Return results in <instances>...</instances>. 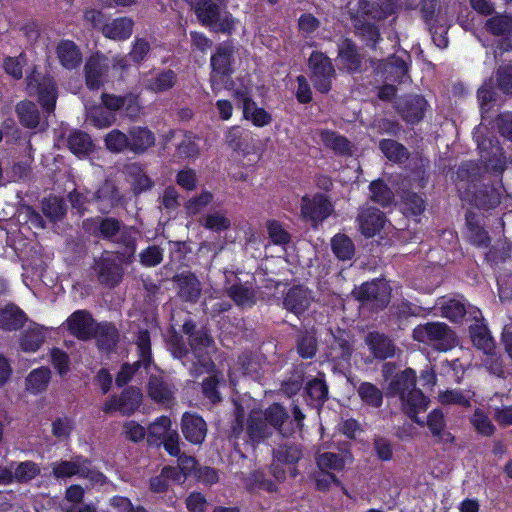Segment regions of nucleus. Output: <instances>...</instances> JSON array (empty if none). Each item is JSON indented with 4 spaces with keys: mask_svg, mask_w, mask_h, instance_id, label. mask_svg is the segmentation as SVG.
<instances>
[{
    "mask_svg": "<svg viewBox=\"0 0 512 512\" xmlns=\"http://www.w3.org/2000/svg\"><path fill=\"white\" fill-rule=\"evenodd\" d=\"M177 81V76L172 70H165L151 79L145 80L144 84L146 89L153 92H163L172 88Z\"/></svg>",
    "mask_w": 512,
    "mask_h": 512,
    "instance_id": "e433bc0d",
    "label": "nucleus"
},
{
    "mask_svg": "<svg viewBox=\"0 0 512 512\" xmlns=\"http://www.w3.org/2000/svg\"><path fill=\"white\" fill-rule=\"evenodd\" d=\"M236 421L232 428L234 436H238L244 428L253 442H258L270 435L274 430L283 436L287 433L282 425L288 418L286 410L277 403L272 404L264 412L256 409V401L248 396L236 402Z\"/></svg>",
    "mask_w": 512,
    "mask_h": 512,
    "instance_id": "f257e3e1",
    "label": "nucleus"
},
{
    "mask_svg": "<svg viewBox=\"0 0 512 512\" xmlns=\"http://www.w3.org/2000/svg\"><path fill=\"white\" fill-rule=\"evenodd\" d=\"M428 427L434 436H440L445 427L444 415L439 410H433L428 415Z\"/></svg>",
    "mask_w": 512,
    "mask_h": 512,
    "instance_id": "774afa93",
    "label": "nucleus"
},
{
    "mask_svg": "<svg viewBox=\"0 0 512 512\" xmlns=\"http://www.w3.org/2000/svg\"><path fill=\"white\" fill-rule=\"evenodd\" d=\"M202 225L212 231H224L230 228L231 221L224 211L208 213L202 220Z\"/></svg>",
    "mask_w": 512,
    "mask_h": 512,
    "instance_id": "de8ad7c7",
    "label": "nucleus"
},
{
    "mask_svg": "<svg viewBox=\"0 0 512 512\" xmlns=\"http://www.w3.org/2000/svg\"><path fill=\"white\" fill-rule=\"evenodd\" d=\"M133 21L127 17L113 19L102 27L105 37L112 40H125L132 34Z\"/></svg>",
    "mask_w": 512,
    "mask_h": 512,
    "instance_id": "a878e982",
    "label": "nucleus"
},
{
    "mask_svg": "<svg viewBox=\"0 0 512 512\" xmlns=\"http://www.w3.org/2000/svg\"><path fill=\"white\" fill-rule=\"evenodd\" d=\"M183 330L189 336L191 352L197 359V364L209 370L212 365L210 354L214 351L212 339L205 331H195L192 322H185Z\"/></svg>",
    "mask_w": 512,
    "mask_h": 512,
    "instance_id": "6e6552de",
    "label": "nucleus"
},
{
    "mask_svg": "<svg viewBox=\"0 0 512 512\" xmlns=\"http://www.w3.org/2000/svg\"><path fill=\"white\" fill-rule=\"evenodd\" d=\"M357 393L361 400L369 406L378 408L382 405L383 394L382 391L374 384L363 382L357 388Z\"/></svg>",
    "mask_w": 512,
    "mask_h": 512,
    "instance_id": "79ce46f5",
    "label": "nucleus"
},
{
    "mask_svg": "<svg viewBox=\"0 0 512 512\" xmlns=\"http://www.w3.org/2000/svg\"><path fill=\"white\" fill-rule=\"evenodd\" d=\"M487 29L494 35H502L512 29V17L497 15L486 22Z\"/></svg>",
    "mask_w": 512,
    "mask_h": 512,
    "instance_id": "bf43d9fd",
    "label": "nucleus"
},
{
    "mask_svg": "<svg viewBox=\"0 0 512 512\" xmlns=\"http://www.w3.org/2000/svg\"><path fill=\"white\" fill-rule=\"evenodd\" d=\"M213 195L210 192H202L200 195L193 197L186 203V211L190 215H196L201 212L211 201Z\"/></svg>",
    "mask_w": 512,
    "mask_h": 512,
    "instance_id": "e2e57ef3",
    "label": "nucleus"
},
{
    "mask_svg": "<svg viewBox=\"0 0 512 512\" xmlns=\"http://www.w3.org/2000/svg\"><path fill=\"white\" fill-rule=\"evenodd\" d=\"M148 394L151 399L162 404H168L173 397L170 386L157 376H151L148 383Z\"/></svg>",
    "mask_w": 512,
    "mask_h": 512,
    "instance_id": "f704fd0d",
    "label": "nucleus"
},
{
    "mask_svg": "<svg viewBox=\"0 0 512 512\" xmlns=\"http://www.w3.org/2000/svg\"><path fill=\"white\" fill-rule=\"evenodd\" d=\"M105 145L108 150L118 153L130 149V139L122 131L114 129L105 136Z\"/></svg>",
    "mask_w": 512,
    "mask_h": 512,
    "instance_id": "603ef678",
    "label": "nucleus"
},
{
    "mask_svg": "<svg viewBox=\"0 0 512 512\" xmlns=\"http://www.w3.org/2000/svg\"><path fill=\"white\" fill-rule=\"evenodd\" d=\"M308 64L315 89L321 93L329 92L335 77V69L330 59L321 52H313Z\"/></svg>",
    "mask_w": 512,
    "mask_h": 512,
    "instance_id": "1a4fd4ad",
    "label": "nucleus"
},
{
    "mask_svg": "<svg viewBox=\"0 0 512 512\" xmlns=\"http://www.w3.org/2000/svg\"><path fill=\"white\" fill-rule=\"evenodd\" d=\"M439 401L444 405L468 406L470 395L458 390H447L439 394Z\"/></svg>",
    "mask_w": 512,
    "mask_h": 512,
    "instance_id": "680f3d73",
    "label": "nucleus"
},
{
    "mask_svg": "<svg viewBox=\"0 0 512 512\" xmlns=\"http://www.w3.org/2000/svg\"><path fill=\"white\" fill-rule=\"evenodd\" d=\"M123 434L127 439L139 442L144 439L146 429L136 421L130 420L124 423Z\"/></svg>",
    "mask_w": 512,
    "mask_h": 512,
    "instance_id": "69168bd1",
    "label": "nucleus"
},
{
    "mask_svg": "<svg viewBox=\"0 0 512 512\" xmlns=\"http://www.w3.org/2000/svg\"><path fill=\"white\" fill-rule=\"evenodd\" d=\"M181 428L185 438L193 443L200 444L204 441L207 426L202 417L186 412L182 416Z\"/></svg>",
    "mask_w": 512,
    "mask_h": 512,
    "instance_id": "aec40b11",
    "label": "nucleus"
},
{
    "mask_svg": "<svg viewBox=\"0 0 512 512\" xmlns=\"http://www.w3.org/2000/svg\"><path fill=\"white\" fill-rule=\"evenodd\" d=\"M395 9L394 0H381L380 3H370L359 0L349 3V14L358 32L372 42H376L379 33L372 21H379L392 14Z\"/></svg>",
    "mask_w": 512,
    "mask_h": 512,
    "instance_id": "f03ea898",
    "label": "nucleus"
},
{
    "mask_svg": "<svg viewBox=\"0 0 512 512\" xmlns=\"http://www.w3.org/2000/svg\"><path fill=\"white\" fill-rule=\"evenodd\" d=\"M390 395L400 398L403 411L416 423L423 425L417 419V414L426 411L428 400L421 390L416 388V372L408 368L391 381L388 388Z\"/></svg>",
    "mask_w": 512,
    "mask_h": 512,
    "instance_id": "7ed1b4c3",
    "label": "nucleus"
},
{
    "mask_svg": "<svg viewBox=\"0 0 512 512\" xmlns=\"http://www.w3.org/2000/svg\"><path fill=\"white\" fill-rule=\"evenodd\" d=\"M338 57L349 71H355L360 66V57L354 45L348 39H343L340 42Z\"/></svg>",
    "mask_w": 512,
    "mask_h": 512,
    "instance_id": "4c0bfd02",
    "label": "nucleus"
},
{
    "mask_svg": "<svg viewBox=\"0 0 512 512\" xmlns=\"http://www.w3.org/2000/svg\"><path fill=\"white\" fill-rule=\"evenodd\" d=\"M130 150L142 153L155 143L154 134L145 127H134L129 132Z\"/></svg>",
    "mask_w": 512,
    "mask_h": 512,
    "instance_id": "7c9ffc66",
    "label": "nucleus"
},
{
    "mask_svg": "<svg viewBox=\"0 0 512 512\" xmlns=\"http://www.w3.org/2000/svg\"><path fill=\"white\" fill-rule=\"evenodd\" d=\"M28 90L30 94H37L44 109L53 111L56 103V88L51 78L44 77L42 81L34 72L28 77Z\"/></svg>",
    "mask_w": 512,
    "mask_h": 512,
    "instance_id": "2eb2a0df",
    "label": "nucleus"
},
{
    "mask_svg": "<svg viewBox=\"0 0 512 512\" xmlns=\"http://www.w3.org/2000/svg\"><path fill=\"white\" fill-rule=\"evenodd\" d=\"M235 96L242 103L243 117L245 119L251 121L257 127L270 124L272 120L271 115L263 108L257 107L246 90L236 91Z\"/></svg>",
    "mask_w": 512,
    "mask_h": 512,
    "instance_id": "6ab92c4d",
    "label": "nucleus"
},
{
    "mask_svg": "<svg viewBox=\"0 0 512 512\" xmlns=\"http://www.w3.org/2000/svg\"><path fill=\"white\" fill-rule=\"evenodd\" d=\"M48 330L36 323L31 324L20 336V348L26 353H34L39 350L47 338Z\"/></svg>",
    "mask_w": 512,
    "mask_h": 512,
    "instance_id": "4be33fe9",
    "label": "nucleus"
},
{
    "mask_svg": "<svg viewBox=\"0 0 512 512\" xmlns=\"http://www.w3.org/2000/svg\"><path fill=\"white\" fill-rule=\"evenodd\" d=\"M85 229L105 239L122 244L127 250L128 256H133L136 251V238L139 232L133 227H121L120 222L114 218H95L84 222Z\"/></svg>",
    "mask_w": 512,
    "mask_h": 512,
    "instance_id": "20e7f679",
    "label": "nucleus"
},
{
    "mask_svg": "<svg viewBox=\"0 0 512 512\" xmlns=\"http://www.w3.org/2000/svg\"><path fill=\"white\" fill-rule=\"evenodd\" d=\"M426 106L427 102L423 97L412 96L405 107L401 108V113L408 122H418L422 119Z\"/></svg>",
    "mask_w": 512,
    "mask_h": 512,
    "instance_id": "58836bf2",
    "label": "nucleus"
},
{
    "mask_svg": "<svg viewBox=\"0 0 512 512\" xmlns=\"http://www.w3.org/2000/svg\"><path fill=\"white\" fill-rule=\"evenodd\" d=\"M470 423L473 428L481 435L489 437L495 432V426L493 425L489 416L481 409H476L470 418Z\"/></svg>",
    "mask_w": 512,
    "mask_h": 512,
    "instance_id": "09e8293b",
    "label": "nucleus"
},
{
    "mask_svg": "<svg viewBox=\"0 0 512 512\" xmlns=\"http://www.w3.org/2000/svg\"><path fill=\"white\" fill-rule=\"evenodd\" d=\"M51 380V371L47 367L33 369L25 378V390L38 395L46 391Z\"/></svg>",
    "mask_w": 512,
    "mask_h": 512,
    "instance_id": "393cba45",
    "label": "nucleus"
},
{
    "mask_svg": "<svg viewBox=\"0 0 512 512\" xmlns=\"http://www.w3.org/2000/svg\"><path fill=\"white\" fill-rule=\"evenodd\" d=\"M14 478L18 482H28L40 473L38 464L32 461L13 463Z\"/></svg>",
    "mask_w": 512,
    "mask_h": 512,
    "instance_id": "3c124183",
    "label": "nucleus"
},
{
    "mask_svg": "<svg viewBox=\"0 0 512 512\" xmlns=\"http://www.w3.org/2000/svg\"><path fill=\"white\" fill-rule=\"evenodd\" d=\"M185 1L193 7L202 25L210 26L219 18V7L213 0H200L198 2L195 0Z\"/></svg>",
    "mask_w": 512,
    "mask_h": 512,
    "instance_id": "bb28decb",
    "label": "nucleus"
},
{
    "mask_svg": "<svg viewBox=\"0 0 512 512\" xmlns=\"http://www.w3.org/2000/svg\"><path fill=\"white\" fill-rule=\"evenodd\" d=\"M354 294L359 301L367 302L377 309L384 308L390 299V287L386 280L366 282L358 287Z\"/></svg>",
    "mask_w": 512,
    "mask_h": 512,
    "instance_id": "9b49d317",
    "label": "nucleus"
},
{
    "mask_svg": "<svg viewBox=\"0 0 512 512\" xmlns=\"http://www.w3.org/2000/svg\"><path fill=\"white\" fill-rule=\"evenodd\" d=\"M57 56L62 66L67 69L76 68L82 60L79 49L74 42L69 40L61 41L58 44Z\"/></svg>",
    "mask_w": 512,
    "mask_h": 512,
    "instance_id": "c85d7f7f",
    "label": "nucleus"
},
{
    "mask_svg": "<svg viewBox=\"0 0 512 512\" xmlns=\"http://www.w3.org/2000/svg\"><path fill=\"white\" fill-rule=\"evenodd\" d=\"M69 332L81 340H87L94 336L97 325L90 313L86 310H77L66 320Z\"/></svg>",
    "mask_w": 512,
    "mask_h": 512,
    "instance_id": "f3484780",
    "label": "nucleus"
},
{
    "mask_svg": "<svg viewBox=\"0 0 512 512\" xmlns=\"http://www.w3.org/2000/svg\"><path fill=\"white\" fill-rule=\"evenodd\" d=\"M301 451L294 446H280L274 452V459L271 465L272 473L277 479L284 477L285 469L287 467L288 472L292 477L297 475L294 464L301 458Z\"/></svg>",
    "mask_w": 512,
    "mask_h": 512,
    "instance_id": "4468645a",
    "label": "nucleus"
},
{
    "mask_svg": "<svg viewBox=\"0 0 512 512\" xmlns=\"http://www.w3.org/2000/svg\"><path fill=\"white\" fill-rule=\"evenodd\" d=\"M238 364L244 376H249L255 380L259 379L260 364L254 358L248 355L240 356Z\"/></svg>",
    "mask_w": 512,
    "mask_h": 512,
    "instance_id": "0e129e2a",
    "label": "nucleus"
},
{
    "mask_svg": "<svg viewBox=\"0 0 512 512\" xmlns=\"http://www.w3.org/2000/svg\"><path fill=\"white\" fill-rule=\"evenodd\" d=\"M334 254L341 260L351 259L355 249L352 241L343 234H337L331 241Z\"/></svg>",
    "mask_w": 512,
    "mask_h": 512,
    "instance_id": "49530a36",
    "label": "nucleus"
},
{
    "mask_svg": "<svg viewBox=\"0 0 512 512\" xmlns=\"http://www.w3.org/2000/svg\"><path fill=\"white\" fill-rule=\"evenodd\" d=\"M142 403V393L139 389L130 387L122 392L119 397H111L103 406L105 413L119 411L123 415L134 413Z\"/></svg>",
    "mask_w": 512,
    "mask_h": 512,
    "instance_id": "ddd939ff",
    "label": "nucleus"
},
{
    "mask_svg": "<svg viewBox=\"0 0 512 512\" xmlns=\"http://www.w3.org/2000/svg\"><path fill=\"white\" fill-rule=\"evenodd\" d=\"M130 257L131 256L127 254V250L122 253V255L114 252L103 253L101 258L96 262V269L100 281L112 287L117 285L123 276L121 263L125 260H129Z\"/></svg>",
    "mask_w": 512,
    "mask_h": 512,
    "instance_id": "9d476101",
    "label": "nucleus"
},
{
    "mask_svg": "<svg viewBox=\"0 0 512 512\" xmlns=\"http://www.w3.org/2000/svg\"><path fill=\"white\" fill-rule=\"evenodd\" d=\"M470 315L476 320V323L470 327V336L473 345L482 352L491 351V349L495 348V343L487 327L479 322V318L481 317L480 310L473 309Z\"/></svg>",
    "mask_w": 512,
    "mask_h": 512,
    "instance_id": "412c9836",
    "label": "nucleus"
},
{
    "mask_svg": "<svg viewBox=\"0 0 512 512\" xmlns=\"http://www.w3.org/2000/svg\"><path fill=\"white\" fill-rule=\"evenodd\" d=\"M235 47L229 42L220 44L215 53L211 56L212 73L210 77L211 87L214 92L221 90L222 78L228 76L232 71Z\"/></svg>",
    "mask_w": 512,
    "mask_h": 512,
    "instance_id": "0eeeda50",
    "label": "nucleus"
},
{
    "mask_svg": "<svg viewBox=\"0 0 512 512\" xmlns=\"http://www.w3.org/2000/svg\"><path fill=\"white\" fill-rule=\"evenodd\" d=\"M359 229L366 237H373L385 225L383 213L375 208H367L358 217Z\"/></svg>",
    "mask_w": 512,
    "mask_h": 512,
    "instance_id": "5701e85b",
    "label": "nucleus"
},
{
    "mask_svg": "<svg viewBox=\"0 0 512 512\" xmlns=\"http://www.w3.org/2000/svg\"><path fill=\"white\" fill-rule=\"evenodd\" d=\"M320 138L326 147L331 148L335 152L341 154L350 152V143L348 140L332 131H320Z\"/></svg>",
    "mask_w": 512,
    "mask_h": 512,
    "instance_id": "a18cd8bd",
    "label": "nucleus"
},
{
    "mask_svg": "<svg viewBox=\"0 0 512 512\" xmlns=\"http://www.w3.org/2000/svg\"><path fill=\"white\" fill-rule=\"evenodd\" d=\"M371 199L381 206H388L393 201L392 191L380 180L370 184Z\"/></svg>",
    "mask_w": 512,
    "mask_h": 512,
    "instance_id": "5fc2aeb1",
    "label": "nucleus"
},
{
    "mask_svg": "<svg viewBox=\"0 0 512 512\" xmlns=\"http://www.w3.org/2000/svg\"><path fill=\"white\" fill-rule=\"evenodd\" d=\"M141 263L152 267L158 265L163 259L162 250L157 246H150L140 253Z\"/></svg>",
    "mask_w": 512,
    "mask_h": 512,
    "instance_id": "338daca9",
    "label": "nucleus"
},
{
    "mask_svg": "<svg viewBox=\"0 0 512 512\" xmlns=\"http://www.w3.org/2000/svg\"><path fill=\"white\" fill-rule=\"evenodd\" d=\"M179 295L182 299L195 302L201 293V286L198 279L192 274H181L177 276Z\"/></svg>",
    "mask_w": 512,
    "mask_h": 512,
    "instance_id": "2f4dec72",
    "label": "nucleus"
},
{
    "mask_svg": "<svg viewBox=\"0 0 512 512\" xmlns=\"http://www.w3.org/2000/svg\"><path fill=\"white\" fill-rule=\"evenodd\" d=\"M68 146L72 153L81 157L92 151L93 144L88 134L76 131L68 138Z\"/></svg>",
    "mask_w": 512,
    "mask_h": 512,
    "instance_id": "a19ab883",
    "label": "nucleus"
},
{
    "mask_svg": "<svg viewBox=\"0 0 512 512\" xmlns=\"http://www.w3.org/2000/svg\"><path fill=\"white\" fill-rule=\"evenodd\" d=\"M436 307L440 310L442 317H445L453 322L461 320L467 313L465 305L456 299L443 298L437 302ZM473 309L474 308H471L468 313L470 314Z\"/></svg>",
    "mask_w": 512,
    "mask_h": 512,
    "instance_id": "473e14b6",
    "label": "nucleus"
},
{
    "mask_svg": "<svg viewBox=\"0 0 512 512\" xmlns=\"http://www.w3.org/2000/svg\"><path fill=\"white\" fill-rule=\"evenodd\" d=\"M228 294L241 307H251L255 303V293L251 285L237 283L228 288Z\"/></svg>",
    "mask_w": 512,
    "mask_h": 512,
    "instance_id": "c9c22d12",
    "label": "nucleus"
},
{
    "mask_svg": "<svg viewBox=\"0 0 512 512\" xmlns=\"http://www.w3.org/2000/svg\"><path fill=\"white\" fill-rule=\"evenodd\" d=\"M482 366L492 375L502 377L504 374L503 362L501 356L496 352L495 348L491 351L483 352L481 358Z\"/></svg>",
    "mask_w": 512,
    "mask_h": 512,
    "instance_id": "864d4df0",
    "label": "nucleus"
},
{
    "mask_svg": "<svg viewBox=\"0 0 512 512\" xmlns=\"http://www.w3.org/2000/svg\"><path fill=\"white\" fill-rule=\"evenodd\" d=\"M52 474L56 479H65L72 476L86 478L94 484H102L104 475L91 468L89 460L76 456L71 460L55 461L51 464Z\"/></svg>",
    "mask_w": 512,
    "mask_h": 512,
    "instance_id": "423d86ee",
    "label": "nucleus"
},
{
    "mask_svg": "<svg viewBox=\"0 0 512 512\" xmlns=\"http://www.w3.org/2000/svg\"><path fill=\"white\" fill-rule=\"evenodd\" d=\"M351 461L349 455H339L330 452L320 454L317 458V465L321 471L341 470Z\"/></svg>",
    "mask_w": 512,
    "mask_h": 512,
    "instance_id": "37998d69",
    "label": "nucleus"
},
{
    "mask_svg": "<svg viewBox=\"0 0 512 512\" xmlns=\"http://www.w3.org/2000/svg\"><path fill=\"white\" fill-rule=\"evenodd\" d=\"M179 474L178 468L174 467H165L163 468L161 474L155 478H153L150 482L151 490L160 493L166 490L168 486V480L171 478H176Z\"/></svg>",
    "mask_w": 512,
    "mask_h": 512,
    "instance_id": "052dcab7",
    "label": "nucleus"
},
{
    "mask_svg": "<svg viewBox=\"0 0 512 512\" xmlns=\"http://www.w3.org/2000/svg\"><path fill=\"white\" fill-rule=\"evenodd\" d=\"M306 392L315 405L324 402L328 395V388L323 380L313 379L306 385Z\"/></svg>",
    "mask_w": 512,
    "mask_h": 512,
    "instance_id": "6e6d98bb",
    "label": "nucleus"
},
{
    "mask_svg": "<svg viewBox=\"0 0 512 512\" xmlns=\"http://www.w3.org/2000/svg\"><path fill=\"white\" fill-rule=\"evenodd\" d=\"M176 430L172 429V423L167 416L157 418L148 428V442L150 444H157L175 433Z\"/></svg>",
    "mask_w": 512,
    "mask_h": 512,
    "instance_id": "72a5a7b5",
    "label": "nucleus"
},
{
    "mask_svg": "<svg viewBox=\"0 0 512 512\" xmlns=\"http://www.w3.org/2000/svg\"><path fill=\"white\" fill-rule=\"evenodd\" d=\"M94 336L97 338L99 348L108 351L117 341V330L109 323L98 324Z\"/></svg>",
    "mask_w": 512,
    "mask_h": 512,
    "instance_id": "ea45409f",
    "label": "nucleus"
},
{
    "mask_svg": "<svg viewBox=\"0 0 512 512\" xmlns=\"http://www.w3.org/2000/svg\"><path fill=\"white\" fill-rule=\"evenodd\" d=\"M42 211L51 221H57L64 215L65 208L61 199L50 197L43 202Z\"/></svg>",
    "mask_w": 512,
    "mask_h": 512,
    "instance_id": "4d7b16f0",
    "label": "nucleus"
},
{
    "mask_svg": "<svg viewBox=\"0 0 512 512\" xmlns=\"http://www.w3.org/2000/svg\"><path fill=\"white\" fill-rule=\"evenodd\" d=\"M478 142V148L481 152V157L487 162V167L502 170V150L498 146V141L494 139H483Z\"/></svg>",
    "mask_w": 512,
    "mask_h": 512,
    "instance_id": "cd10ccee",
    "label": "nucleus"
},
{
    "mask_svg": "<svg viewBox=\"0 0 512 512\" xmlns=\"http://www.w3.org/2000/svg\"><path fill=\"white\" fill-rule=\"evenodd\" d=\"M21 123L28 128H35L39 124V113L35 104L31 102H20L16 108Z\"/></svg>",
    "mask_w": 512,
    "mask_h": 512,
    "instance_id": "c03bdc74",
    "label": "nucleus"
},
{
    "mask_svg": "<svg viewBox=\"0 0 512 512\" xmlns=\"http://www.w3.org/2000/svg\"><path fill=\"white\" fill-rule=\"evenodd\" d=\"M380 149L383 154L393 162H402L408 157L406 148L391 139L382 140L380 142Z\"/></svg>",
    "mask_w": 512,
    "mask_h": 512,
    "instance_id": "8fccbe9b",
    "label": "nucleus"
},
{
    "mask_svg": "<svg viewBox=\"0 0 512 512\" xmlns=\"http://www.w3.org/2000/svg\"><path fill=\"white\" fill-rule=\"evenodd\" d=\"M313 301L312 292L302 285H297L286 292L283 305L285 309L299 316L309 309Z\"/></svg>",
    "mask_w": 512,
    "mask_h": 512,
    "instance_id": "a211bd4d",
    "label": "nucleus"
},
{
    "mask_svg": "<svg viewBox=\"0 0 512 512\" xmlns=\"http://www.w3.org/2000/svg\"><path fill=\"white\" fill-rule=\"evenodd\" d=\"M301 216L313 225L326 219L333 211L331 203L322 195H305L301 199Z\"/></svg>",
    "mask_w": 512,
    "mask_h": 512,
    "instance_id": "f8f14e48",
    "label": "nucleus"
},
{
    "mask_svg": "<svg viewBox=\"0 0 512 512\" xmlns=\"http://www.w3.org/2000/svg\"><path fill=\"white\" fill-rule=\"evenodd\" d=\"M110 61L105 56H91L85 64V79L89 89H99L107 81Z\"/></svg>",
    "mask_w": 512,
    "mask_h": 512,
    "instance_id": "dca6fc26",
    "label": "nucleus"
},
{
    "mask_svg": "<svg viewBox=\"0 0 512 512\" xmlns=\"http://www.w3.org/2000/svg\"><path fill=\"white\" fill-rule=\"evenodd\" d=\"M413 339L417 342L433 345L441 351H447L457 343L454 332L442 322L418 325L413 330Z\"/></svg>",
    "mask_w": 512,
    "mask_h": 512,
    "instance_id": "39448f33",
    "label": "nucleus"
},
{
    "mask_svg": "<svg viewBox=\"0 0 512 512\" xmlns=\"http://www.w3.org/2000/svg\"><path fill=\"white\" fill-rule=\"evenodd\" d=\"M366 344L373 355L380 359L392 357L395 353V348L392 342L379 333H369L366 337Z\"/></svg>",
    "mask_w": 512,
    "mask_h": 512,
    "instance_id": "c756f323",
    "label": "nucleus"
},
{
    "mask_svg": "<svg viewBox=\"0 0 512 512\" xmlns=\"http://www.w3.org/2000/svg\"><path fill=\"white\" fill-rule=\"evenodd\" d=\"M27 322L26 314L15 304H7L0 308V329L16 331Z\"/></svg>",
    "mask_w": 512,
    "mask_h": 512,
    "instance_id": "b1692460",
    "label": "nucleus"
},
{
    "mask_svg": "<svg viewBox=\"0 0 512 512\" xmlns=\"http://www.w3.org/2000/svg\"><path fill=\"white\" fill-rule=\"evenodd\" d=\"M266 229L273 244L284 245L290 241V234L276 220L267 221Z\"/></svg>",
    "mask_w": 512,
    "mask_h": 512,
    "instance_id": "13d9d810",
    "label": "nucleus"
}]
</instances>
